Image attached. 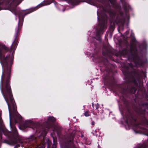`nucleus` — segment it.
<instances>
[{"instance_id":"20e7f679","label":"nucleus","mask_w":148,"mask_h":148,"mask_svg":"<svg viewBox=\"0 0 148 148\" xmlns=\"http://www.w3.org/2000/svg\"><path fill=\"white\" fill-rule=\"evenodd\" d=\"M84 115L86 116H90V114L89 113V111H86L84 113Z\"/></svg>"},{"instance_id":"423d86ee","label":"nucleus","mask_w":148,"mask_h":148,"mask_svg":"<svg viewBox=\"0 0 148 148\" xmlns=\"http://www.w3.org/2000/svg\"><path fill=\"white\" fill-rule=\"evenodd\" d=\"M56 145H52V148H56Z\"/></svg>"},{"instance_id":"1a4fd4ad","label":"nucleus","mask_w":148,"mask_h":148,"mask_svg":"<svg viewBox=\"0 0 148 148\" xmlns=\"http://www.w3.org/2000/svg\"><path fill=\"white\" fill-rule=\"evenodd\" d=\"M78 3L77 2H76V3H74L73 4L74 5H77Z\"/></svg>"},{"instance_id":"39448f33","label":"nucleus","mask_w":148,"mask_h":148,"mask_svg":"<svg viewBox=\"0 0 148 148\" xmlns=\"http://www.w3.org/2000/svg\"><path fill=\"white\" fill-rule=\"evenodd\" d=\"M2 48L5 50L8 51V48L5 45H3L2 46Z\"/></svg>"},{"instance_id":"6e6552de","label":"nucleus","mask_w":148,"mask_h":148,"mask_svg":"<svg viewBox=\"0 0 148 148\" xmlns=\"http://www.w3.org/2000/svg\"><path fill=\"white\" fill-rule=\"evenodd\" d=\"M91 124H92V125H95V123L94 121H92V123Z\"/></svg>"},{"instance_id":"9d476101","label":"nucleus","mask_w":148,"mask_h":148,"mask_svg":"<svg viewBox=\"0 0 148 148\" xmlns=\"http://www.w3.org/2000/svg\"><path fill=\"white\" fill-rule=\"evenodd\" d=\"M12 12H13V11H12Z\"/></svg>"},{"instance_id":"7ed1b4c3","label":"nucleus","mask_w":148,"mask_h":148,"mask_svg":"<svg viewBox=\"0 0 148 148\" xmlns=\"http://www.w3.org/2000/svg\"><path fill=\"white\" fill-rule=\"evenodd\" d=\"M48 120L49 121L54 122L55 121L56 119L53 116H50L48 118Z\"/></svg>"},{"instance_id":"f257e3e1","label":"nucleus","mask_w":148,"mask_h":148,"mask_svg":"<svg viewBox=\"0 0 148 148\" xmlns=\"http://www.w3.org/2000/svg\"><path fill=\"white\" fill-rule=\"evenodd\" d=\"M10 71V70L9 69L6 80L5 85L6 91H5L4 94V98L9 108L11 105H14V101L12 95L11 88L10 84V77L9 73Z\"/></svg>"},{"instance_id":"f03ea898","label":"nucleus","mask_w":148,"mask_h":148,"mask_svg":"<svg viewBox=\"0 0 148 148\" xmlns=\"http://www.w3.org/2000/svg\"><path fill=\"white\" fill-rule=\"evenodd\" d=\"M22 1V0H12L11 4V5H14L16 7Z\"/></svg>"},{"instance_id":"0eeeda50","label":"nucleus","mask_w":148,"mask_h":148,"mask_svg":"<svg viewBox=\"0 0 148 148\" xmlns=\"http://www.w3.org/2000/svg\"><path fill=\"white\" fill-rule=\"evenodd\" d=\"M4 77H5V76H4L3 75H2V81H3V80H4Z\"/></svg>"}]
</instances>
